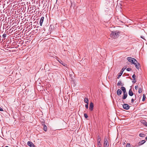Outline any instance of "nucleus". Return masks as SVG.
<instances>
[{"instance_id":"nucleus-1","label":"nucleus","mask_w":147,"mask_h":147,"mask_svg":"<svg viewBox=\"0 0 147 147\" xmlns=\"http://www.w3.org/2000/svg\"><path fill=\"white\" fill-rule=\"evenodd\" d=\"M119 31L117 30L115 31H113L110 34V36L112 38H115L119 36Z\"/></svg>"},{"instance_id":"nucleus-2","label":"nucleus","mask_w":147,"mask_h":147,"mask_svg":"<svg viewBox=\"0 0 147 147\" xmlns=\"http://www.w3.org/2000/svg\"><path fill=\"white\" fill-rule=\"evenodd\" d=\"M108 138L107 136H105L104 140V147H109V142Z\"/></svg>"},{"instance_id":"nucleus-3","label":"nucleus","mask_w":147,"mask_h":147,"mask_svg":"<svg viewBox=\"0 0 147 147\" xmlns=\"http://www.w3.org/2000/svg\"><path fill=\"white\" fill-rule=\"evenodd\" d=\"M127 59L128 61L133 64H134L135 62H137V61L135 59L131 57H128Z\"/></svg>"},{"instance_id":"nucleus-4","label":"nucleus","mask_w":147,"mask_h":147,"mask_svg":"<svg viewBox=\"0 0 147 147\" xmlns=\"http://www.w3.org/2000/svg\"><path fill=\"white\" fill-rule=\"evenodd\" d=\"M146 142V141L145 140H142L141 141L139 142L135 146H140L142 145L144 143Z\"/></svg>"},{"instance_id":"nucleus-5","label":"nucleus","mask_w":147,"mask_h":147,"mask_svg":"<svg viewBox=\"0 0 147 147\" xmlns=\"http://www.w3.org/2000/svg\"><path fill=\"white\" fill-rule=\"evenodd\" d=\"M123 108L126 110H128L129 108V106L127 104H124L123 105Z\"/></svg>"},{"instance_id":"nucleus-6","label":"nucleus","mask_w":147,"mask_h":147,"mask_svg":"<svg viewBox=\"0 0 147 147\" xmlns=\"http://www.w3.org/2000/svg\"><path fill=\"white\" fill-rule=\"evenodd\" d=\"M94 107V105L93 103L92 102H91L90 104L89 107V109L91 111H93V109Z\"/></svg>"},{"instance_id":"nucleus-7","label":"nucleus","mask_w":147,"mask_h":147,"mask_svg":"<svg viewBox=\"0 0 147 147\" xmlns=\"http://www.w3.org/2000/svg\"><path fill=\"white\" fill-rule=\"evenodd\" d=\"M134 63V64H134L135 65L136 68L137 69H139V68L140 67V63L138 62L136 63L135 62Z\"/></svg>"},{"instance_id":"nucleus-8","label":"nucleus","mask_w":147,"mask_h":147,"mask_svg":"<svg viewBox=\"0 0 147 147\" xmlns=\"http://www.w3.org/2000/svg\"><path fill=\"white\" fill-rule=\"evenodd\" d=\"M28 145L30 147H35V145L31 142L28 141L27 142Z\"/></svg>"},{"instance_id":"nucleus-9","label":"nucleus","mask_w":147,"mask_h":147,"mask_svg":"<svg viewBox=\"0 0 147 147\" xmlns=\"http://www.w3.org/2000/svg\"><path fill=\"white\" fill-rule=\"evenodd\" d=\"M58 61L59 62V63L62 64L64 66H67V65L66 64L64 63L62 61H61L60 59L59 60H58Z\"/></svg>"},{"instance_id":"nucleus-10","label":"nucleus","mask_w":147,"mask_h":147,"mask_svg":"<svg viewBox=\"0 0 147 147\" xmlns=\"http://www.w3.org/2000/svg\"><path fill=\"white\" fill-rule=\"evenodd\" d=\"M44 17H42L40 20V26H42L43 22Z\"/></svg>"},{"instance_id":"nucleus-11","label":"nucleus","mask_w":147,"mask_h":147,"mask_svg":"<svg viewBox=\"0 0 147 147\" xmlns=\"http://www.w3.org/2000/svg\"><path fill=\"white\" fill-rule=\"evenodd\" d=\"M122 91L120 89H118L117 90V95L118 96L120 95L122 93Z\"/></svg>"},{"instance_id":"nucleus-12","label":"nucleus","mask_w":147,"mask_h":147,"mask_svg":"<svg viewBox=\"0 0 147 147\" xmlns=\"http://www.w3.org/2000/svg\"><path fill=\"white\" fill-rule=\"evenodd\" d=\"M129 94L130 96H132L134 95V93L133 92L131 89H130L129 91Z\"/></svg>"},{"instance_id":"nucleus-13","label":"nucleus","mask_w":147,"mask_h":147,"mask_svg":"<svg viewBox=\"0 0 147 147\" xmlns=\"http://www.w3.org/2000/svg\"><path fill=\"white\" fill-rule=\"evenodd\" d=\"M123 97H122V99L123 100L125 99L127 96V93L126 92L125 93H123Z\"/></svg>"},{"instance_id":"nucleus-14","label":"nucleus","mask_w":147,"mask_h":147,"mask_svg":"<svg viewBox=\"0 0 147 147\" xmlns=\"http://www.w3.org/2000/svg\"><path fill=\"white\" fill-rule=\"evenodd\" d=\"M121 89L123 91V93H125L126 92V89L125 87L123 86H122L121 88Z\"/></svg>"},{"instance_id":"nucleus-15","label":"nucleus","mask_w":147,"mask_h":147,"mask_svg":"<svg viewBox=\"0 0 147 147\" xmlns=\"http://www.w3.org/2000/svg\"><path fill=\"white\" fill-rule=\"evenodd\" d=\"M117 85L118 86H119L120 85L121 86H123L124 85V84H123L121 82V81H119L118 82Z\"/></svg>"},{"instance_id":"nucleus-16","label":"nucleus","mask_w":147,"mask_h":147,"mask_svg":"<svg viewBox=\"0 0 147 147\" xmlns=\"http://www.w3.org/2000/svg\"><path fill=\"white\" fill-rule=\"evenodd\" d=\"M142 87L139 88L138 92L139 93H142Z\"/></svg>"},{"instance_id":"nucleus-17","label":"nucleus","mask_w":147,"mask_h":147,"mask_svg":"<svg viewBox=\"0 0 147 147\" xmlns=\"http://www.w3.org/2000/svg\"><path fill=\"white\" fill-rule=\"evenodd\" d=\"M84 101L85 103L88 104L89 100L88 98H85L84 100Z\"/></svg>"},{"instance_id":"nucleus-18","label":"nucleus","mask_w":147,"mask_h":147,"mask_svg":"<svg viewBox=\"0 0 147 147\" xmlns=\"http://www.w3.org/2000/svg\"><path fill=\"white\" fill-rule=\"evenodd\" d=\"M139 136L141 137H144L146 136V135L144 134L140 133L139 134Z\"/></svg>"},{"instance_id":"nucleus-19","label":"nucleus","mask_w":147,"mask_h":147,"mask_svg":"<svg viewBox=\"0 0 147 147\" xmlns=\"http://www.w3.org/2000/svg\"><path fill=\"white\" fill-rule=\"evenodd\" d=\"M43 129L45 131H47V127L46 125L45 124L43 125Z\"/></svg>"},{"instance_id":"nucleus-20","label":"nucleus","mask_w":147,"mask_h":147,"mask_svg":"<svg viewBox=\"0 0 147 147\" xmlns=\"http://www.w3.org/2000/svg\"><path fill=\"white\" fill-rule=\"evenodd\" d=\"M123 71H120V72L119 74V75L117 77V78H119L123 74Z\"/></svg>"},{"instance_id":"nucleus-21","label":"nucleus","mask_w":147,"mask_h":147,"mask_svg":"<svg viewBox=\"0 0 147 147\" xmlns=\"http://www.w3.org/2000/svg\"><path fill=\"white\" fill-rule=\"evenodd\" d=\"M146 98V97L145 95V94H144L143 95V97L142 101H144L145 100Z\"/></svg>"},{"instance_id":"nucleus-22","label":"nucleus","mask_w":147,"mask_h":147,"mask_svg":"<svg viewBox=\"0 0 147 147\" xmlns=\"http://www.w3.org/2000/svg\"><path fill=\"white\" fill-rule=\"evenodd\" d=\"M98 145L102 146L101 141H97Z\"/></svg>"},{"instance_id":"nucleus-23","label":"nucleus","mask_w":147,"mask_h":147,"mask_svg":"<svg viewBox=\"0 0 147 147\" xmlns=\"http://www.w3.org/2000/svg\"><path fill=\"white\" fill-rule=\"evenodd\" d=\"M125 147H131L130 144L129 143L127 144Z\"/></svg>"},{"instance_id":"nucleus-24","label":"nucleus","mask_w":147,"mask_h":147,"mask_svg":"<svg viewBox=\"0 0 147 147\" xmlns=\"http://www.w3.org/2000/svg\"><path fill=\"white\" fill-rule=\"evenodd\" d=\"M84 117L86 118H87L88 117V116L86 113H84Z\"/></svg>"},{"instance_id":"nucleus-25","label":"nucleus","mask_w":147,"mask_h":147,"mask_svg":"<svg viewBox=\"0 0 147 147\" xmlns=\"http://www.w3.org/2000/svg\"><path fill=\"white\" fill-rule=\"evenodd\" d=\"M135 99L132 98L131 100V102L132 103H133L134 102V100L136 99V95H135Z\"/></svg>"},{"instance_id":"nucleus-26","label":"nucleus","mask_w":147,"mask_h":147,"mask_svg":"<svg viewBox=\"0 0 147 147\" xmlns=\"http://www.w3.org/2000/svg\"><path fill=\"white\" fill-rule=\"evenodd\" d=\"M7 36V34H4L2 35V37L3 38H5Z\"/></svg>"},{"instance_id":"nucleus-27","label":"nucleus","mask_w":147,"mask_h":147,"mask_svg":"<svg viewBox=\"0 0 147 147\" xmlns=\"http://www.w3.org/2000/svg\"><path fill=\"white\" fill-rule=\"evenodd\" d=\"M132 77L133 78L134 80H135L136 79L135 77H136V76L135 74H134L132 76Z\"/></svg>"},{"instance_id":"nucleus-28","label":"nucleus","mask_w":147,"mask_h":147,"mask_svg":"<svg viewBox=\"0 0 147 147\" xmlns=\"http://www.w3.org/2000/svg\"><path fill=\"white\" fill-rule=\"evenodd\" d=\"M126 70L128 71H131V68L128 67L127 69Z\"/></svg>"},{"instance_id":"nucleus-29","label":"nucleus","mask_w":147,"mask_h":147,"mask_svg":"<svg viewBox=\"0 0 147 147\" xmlns=\"http://www.w3.org/2000/svg\"><path fill=\"white\" fill-rule=\"evenodd\" d=\"M88 104L87 103V104H86L85 105V107L87 109H88Z\"/></svg>"},{"instance_id":"nucleus-30","label":"nucleus","mask_w":147,"mask_h":147,"mask_svg":"<svg viewBox=\"0 0 147 147\" xmlns=\"http://www.w3.org/2000/svg\"><path fill=\"white\" fill-rule=\"evenodd\" d=\"M97 141H101V138H97Z\"/></svg>"},{"instance_id":"nucleus-31","label":"nucleus","mask_w":147,"mask_h":147,"mask_svg":"<svg viewBox=\"0 0 147 147\" xmlns=\"http://www.w3.org/2000/svg\"><path fill=\"white\" fill-rule=\"evenodd\" d=\"M125 68L124 67H123L122 68V69L120 71H123H123L125 70Z\"/></svg>"},{"instance_id":"nucleus-32","label":"nucleus","mask_w":147,"mask_h":147,"mask_svg":"<svg viewBox=\"0 0 147 147\" xmlns=\"http://www.w3.org/2000/svg\"><path fill=\"white\" fill-rule=\"evenodd\" d=\"M136 90H137L138 88V86H135V87Z\"/></svg>"},{"instance_id":"nucleus-33","label":"nucleus","mask_w":147,"mask_h":147,"mask_svg":"<svg viewBox=\"0 0 147 147\" xmlns=\"http://www.w3.org/2000/svg\"><path fill=\"white\" fill-rule=\"evenodd\" d=\"M136 82V79H135V80H134L132 81V82L133 83H135V82Z\"/></svg>"},{"instance_id":"nucleus-34","label":"nucleus","mask_w":147,"mask_h":147,"mask_svg":"<svg viewBox=\"0 0 147 147\" xmlns=\"http://www.w3.org/2000/svg\"><path fill=\"white\" fill-rule=\"evenodd\" d=\"M3 109L0 107V111H3Z\"/></svg>"},{"instance_id":"nucleus-35","label":"nucleus","mask_w":147,"mask_h":147,"mask_svg":"<svg viewBox=\"0 0 147 147\" xmlns=\"http://www.w3.org/2000/svg\"><path fill=\"white\" fill-rule=\"evenodd\" d=\"M97 138H101L100 136L98 135L97 137Z\"/></svg>"},{"instance_id":"nucleus-36","label":"nucleus","mask_w":147,"mask_h":147,"mask_svg":"<svg viewBox=\"0 0 147 147\" xmlns=\"http://www.w3.org/2000/svg\"><path fill=\"white\" fill-rule=\"evenodd\" d=\"M102 146H100L99 145H98V147H101Z\"/></svg>"},{"instance_id":"nucleus-37","label":"nucleus","mask_w":147,"mask_h":147,"mask_svg":"<svg viewBox=\"0 0 147 147\" xmlns=\"http://www.w3.org/2000/svg\"><path fill=\"white\" fill-rule=\"evenodd\" d=\"M145 139L147 140V136L146 137Z\"/></svg>"},{"instance_id":"nucleus-38","label":"nucleus","mask_w":147,"mask_h":147,"mask_svg":"<svg viewBox=\"0 0 147 147\" xmlns=\"http://www.w3.org/2000/svg\"><path fill=\"white\" fill-rule=\"evenodd\" d=\"M141 38H143V37H142V36H141Z\"/></svg>"},{"instance_id":"nucleus-39","label":"nucleus","mask_w":147,"mask_h":147,"mask_svg":"<svg viewBox=\"0 0 147 147\" xmlns=\"http://www.w3.org/2000/svg\"><path fill=\"white\" fill-rule=\"evenodd\" d=\"M5 147H9L8 146H5Z\"/></svg>"},{"instance_id":"nucleus-40","label":"nucleus","mask_w":147,"mask_h":147,"mask_svg":"<svg viewBox=\"0 0 147 147\" xmlns=\"http://www.w3.org/2000/svg\"><path fill=\"white\" fill-rule=\"evenodd\" d=\"M144 122H145L146 123V122L145 121Z\"/></svg>"},{"instance_id":"nucleus-41","label":"nucleus","mask_w":147,"mask_h":147,"mask_svg":"<svg viewBox=\"0 0 147 147\" xmlns=\"http://www.w3.org/2000/svg\"><path fill=\"white\" fill-rule=\"evenodd\" d=\"M146 126H147V125H146Z\"/></svg>"}]
</instances>
